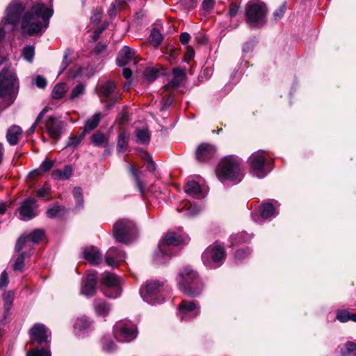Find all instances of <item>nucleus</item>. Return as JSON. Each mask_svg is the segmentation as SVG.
I'll return each instance as SVG.
<instances>
[{
    "label": "nucleus",
    "instance_id": "36",
    "mask_svg": "<svg viewBox=\"0 0 356 356\" xmlns=\"http://www.w3.org/2000/svg\"><path fill=\"white\" fill-rule=\"evenodd\" d=\"M139 156L147 162V168L150 172H154L156 170V164L153 161L150 155L145 151H139Z\"/></svg>",
    "mask_w": 356,
    "mask_h": 356
},
{
    "label": "nucleus",
    "instance_id": "1",
    "mask_svg": "<svg viewBox=\"0 0 356 356\" xmlns=\"http://www.w3.org/2000/svg\"><path fill=\"white\" fill-rule=\"evenodd\" d=\"M54 10L51 6L36 3L22 17L21 28L29 35L42 33L48 27Z\"/></svg>",
    "mask_w": 356,
    "mask_h": 356
},
{
    "label": "nucleus",
    "instance_id": "20",
    "mask_svg": "<svg viewBox=\"0 0 356 356\" xmlns=\"http://www.w3.org/2000/svg\"><path fill=\"white\" fill-rule=\"evenodd\" d=\"M216 152L214 145L209 143H202L198 146L196 150V158L200 162L210 160Z\"/></svg>",
    "mask_w": 356,
    "mask_h": 356
},
{
    "label": "nucleus",
    "instance_id": "27",
    "mask_svg": "<svg viewBox=\"0 0 356 356\" xmlns=\"http://www.w3.org/2000/svg\"><path fill=\"white\" fill-rule=\"evenodd\" d=\"M72 168L70 165H65L63 170L56 169L51 172V177L56 180H66L72 175Z\"/></svg>",
    "mask_w": 356,
    "mask_h": 356
},
{
    "label": "nucleus",
    "instance_id": "42",
    "mask_svg": "<svg viewBox=\"0 0 356 356\" xmlns=\"http://www.w3.org/2000/svg\"><path fill=\"white\" fill-rule=\"evenodd\" d=\"M161 72L154 67H147L143 73L144 77L149 81H154L159 76Z\"/></svg>",
    "mask_w": 356,
    "mask_h": 356
},
{
    "label": "nucleus",
    "instance_id": "41",
    "mask_svg": "<svg viewBox=\"0 0 356 356\" xmlns=\"http://www.w3.org/2000/svg\"><path fill=\"white\" fill-rule=\"evenodd\" d=\"M65 209L63 207L55 205L47 210V215L50 218L60 217L65 213Z\"/></svg>",
    "mask_w": 356,
    "mask_h": 356
},
{
    "label": "nucleus",
    "instance_id": "26",
    "mask_svg": "<svg viewBox=\"0 0 356 356\" xmlns=\"http://www.w3.org/2000/svg\"><path fill=\"white\" fill-rule=\"evenodd\" d=\"M173 77L170 83V86L176 88L179 87L184 81L186 72L184 69L174 68L172 70Z\"/></svg>",
    "mask_w": 356,
    "mask_h": 356
},
{
    "label": "nucleus",
    "instance_id": "23",
    "mask_svg": "<svg viewBox=\"0 0 356 356\" xmlns=\"http://www.w3.org/2000/svg\"><path fill=\"white\" fill-rule=\"evenodd\" d=\"M125 257V253L116 248H111L106 253V263L109 266H115Z\"/></svg>",
    "mask_w": 356,
    "mask_h": 356
},
{
    "label": "nucleus",
    "instance_id": "44",
    "mask_svg": "<svg viewBox=\"0 0 356 356\" xmlns=\"http://www.w3.org/2000/svg\"><path fill=\"white\" fill-rule=\"evenodd\" d=\"M35 55V48L33 46L27 45L22 49V56L28 62H32Z\"/></svg>",
    "mask_w": 356,
    "mask_h": 356
},
{
    "label": "nucleus",
    "instance_id": "29",
    "mask_svg": "<svg viewBox=\"0 0 356 356\" xmlns=\"http://www.w3.org/2000/svg\"><path fill=\"white\" fill-rule=\"evenodd\" d=\"M185 191L188 195L195 197L201 193L202 189L200 185L197 181L191 180L186 183Z\"/></svg>",
    "mask_w": 356,
    "mask_h": 356
},
{
    "label": "nucleus",
    "instance_id": "31",
    "mask_svg": "<svg viewBox=\"0 0 356 356\" xmlns=\"http://www.w3.org/2000/svg\"><path fill=\"white\" fill-rule=\"evenodd\" d=\"M3 299L4 302V317L6 318L7 315L9 314V312L12 307L13 300H14V293L13 291H6L3 294Z\"/></svg>",
    "mask_w": 356,
    "mask_h": 356
},
{
    "label": "nucleus",
    "instance_id": "9",
    "mask_svg": "<svg viewBox=\"0 0 356 356\" xmlns=\"http://www.w3.org/2000/svg\"><path fill=\"white\" fill-rule=\"evenodd\" d=\"M163 284L156 280L147 282L146 284L140 289V293L144 301L154 305L164 300L161 294Z\"/></svg>",
    "mask_w": 356,
    "mask_h": 356
},
{
    "label": "nucleus",
    "instance_id": "12",
    "mask_svg": "<svg viewBox=\"0 0 356 356\" xmlns=\"http://www.w3.org/2000/svg\"><path fill=\"white\" fill-rule=\"evenodd\" d=\"M225 257L224 248L220 245L207 248L202 255L204 264L210 268L219 267L222 264Z\"/></svg>",
    "mask_w": 356,
    "mask_h": 356
},
{
    "label": "nucleus",
    "instance_id": "24",
    "mask_svg": "<svg viewBox=\"0 0 356 356\" xmlns=\"http://www.w3.org/2000/svg\"><path fill=\"white\" fill-rule=\"evenodd\" d=\"M22 134V129L17 125L10 127L6 134V139L10 145H15L18 143L19 140Z\"/></svg>",
    "mask_w": 356,
    "mask_h": 356
},
{
    "label": "nucleus",
    "instance_id": "61",
    "mask_svg": "<svg viewBox=\"0 0 356 356\" xmlns=\"http://www.w3.org/2000/svg\"><path fill=\"white\" fill-rule=\"evenodd\" d=\"M8 284V275L4 270L0 275V289L6 287Z\"/></svg>",
    "mask_w": 356,
    "mask_h": 356
},
{
    "label": "nucleus",
    "instance_id": "25",
    "mask_svg": "<svg viewBox=\"0 0 356 356\" xmlns=\"http://www.w3.org/2000/svg\"><path fill=\"white\" fill-rule=\"evenodd\" d=\"M93 307L95 313L99 316H107L111 310L110 305L103 299H95Z\"/></svg>",
    "mask_w": 356,
    "mask_h": 356
},
{
    "label": "nucleus",
    "instance_id": "17",
    "mask_svg": "<svg viewBox=\"0 0 356 356\" xmlns=\"http://www.w3.org/2000/svg\"><path fill=\"white\" fill-rule=\"evenodd\" d=\"M44 232L42 229H35L29 235L22 236L17 241L15 250L16 252H20L26 244L31 241L33 243H38L44 236Z\"/></svg>",
    "mask_w": 356,
    "mask_h": 356
},
{
    "label": "nucleus",
    "instance_id": "4",
    "mask_svg": "<svg viewBox=\"0 0 356 356\" xmlns=\"http://www.w3.org/2000/svg\"><path fill=\"white\" fill-rule=\"evenodd\" d=\"M216 175L221 181H240L241 159L233 155L224 157L216 168Z\"/></svg>",
    "mask_w": 356,
    "mask_h": 356
},
{
    "label": "nucleus",
    "instance_id": "45",
    "mask_svg": "<svg viewBox=\"0 0 356 356\" xmlns=\"http://www.w3.org/2000/svg\"><path fill=\"white\" fill-rule=\"evenodd\" d=\"M183 211L185 216H193L199 213L200 209L195 204L187 203L184 207Z\"/></svg>",
    "mask_w": 356,
    "mask_h": 356
},
{
    "label": "nucleus",
    "instance_id": "50",
    "mask_svg": "<svg viewBox=\"0 0 356 356\" xmlns=\"http://www.w3.org/2000/svg\"><path fill=\"white\" fill-rule=\"evenodd\" d=\"M85 91V86L83 84H79L76 86L70 95V99H74L82 95Z\"/></svg>",
    "mask_w": 356,
    "mask_h": 356
},
{
    "label": "nucleus",
    "instance_id": "16",
    "mask_svg": "<svg viewBox=\"0 0 356 356\" xmlns=\"http://www.w3.org/2000/svg\"><path fill=\"white\" fill-rule=\"evenodd\" d=\"M200 313V307L193 301L182 300L179 306V314L181 320L197 317Z\"/></svg>",
    "mask_w": 356,
    "mask_h": 356
},
{
    "label": "nucleus",
    "instance_id": "58",
    "mask_svg": "<svg viewBox=\"0 0 356 356\" xmlns=\"http://www.w3.org/2000/svg\"><path fill=\"white\" fill-rule=\"evenodd\" d=\"M103 349L106 352H111L115 349V344L109 340H104L103 342Z\"/></svg>",
    "mask_w": 356,
    "mask_h": 356
},
{
    "label": "nucleus",
    "instance_id": "62",
    "mask_svg": "<svg viewBox=\"0 0 356 356\" xmlns=\"http://www.w3.org/2000/svg\"><path fill=\"white\" fill-rule=\"evenodd\" d=\"M50 193V188L47 187H42L36 191L37 196L39 197H45Z\"/></svg>",
    "mask_w": 356,
    "mask_h": 356
},
{
    "label": "nucleus",
    "instance_id": "3",
    "mask_svg": "<svg viewBox=\"0 0 356 356\" xmlns=\"http://www.w3.org/2000/svg\"><path fill=\"white\" fill-rule=\"evenodd\" d=\"M31 343L44 344L42 348H34L29 350L26 356H51L48 330L42 323H35L29 330Z\"/></svg>",
    "mask_w": 356,
    "mask_h": 356
},
{
    "label": "nucleus",
    "instance_id": "57",
    "mask_svg": "<svg viewBox=\"0 0 356 356\" xmlns=\"http://www.w3.org/2000/svg\"><path fill=\"white\" fill-rule=\"evenodd\" d=\"M239 6L236 3H232L230 4L228 15L230 17H234L238 13Z\"/></svg>",
    "mask_w": 356,
    "mask_h": 356
},
{
    "label": "nucleus",
    "instance_id": "48",
    "mask_svg": "<svg viewBox=\"0 0 356 356\" xmlns=\"http://www.w3.org/2000/svg\"><path fill=\"white\" fill-rule=\"evenodd\" d=\"M89 326V322L86 318H78L74 325V329L81 331Z\"/></svg>",
    "mask_w": 356,
    "mask_h": 356
},
{
    "label": "nucleus",
    "instance_id": "40",
    "mask_svg": "<svg viewBox=\"0 0 356 356\" xmlns=\"http://www.w3.org/2000/svg\"><path fill=\"white\" fill-rule=\"evenodd\" d=\"M129 137L124 132H121L118 136V150L120 152H124L128 146Z\"/></svg>",
    "mask_w": 356,
    "mask_h": 356
},
{
    "label": "nucleus",
    "instance_id": "14",
    "mask_svg": "<svg viewBox=\"0 0 356 356\" xmlns=\"http://www.w3.org/2000/svg\"><path fill=\"white\" fill-rule=\"evenodd\" d=\"M101 282L104 285L103 293L109 298H115L121 294L119 277L110 273L102 275Z\"/></svg>",
    "mask_w": 356,
    "mask_h": 356
},
{
    "label": "nucleus",
    "instance_id": "2",
    "mask_svg": "<svg viewBox=\"0 0 356 356\" xmlns=\"http://www.w3.org/2000/svg\"><path fill=\"white\" fill-rule=\"evenodd\" d=\"M177 282L180 291L190 297L199 296L204 289L196 272L189 267H185L179 272Z\"/></svg>",
    "mask_w": 356,
    "mask_h": 356
},
{
    "label": "nucleus",
    "instance_id": "52",
    "mask_svg": "<svg viewBox=\"0 0 356 356\" xmlns=\"http://www.w3.org/2000/svg\"><path fill=\"white\" fill-rule=\"evenodd\" d=\"M123 76L126 79L127 82L124 85V90H128L131 85V78L132 76V71L129 68H124L122 72Z\"/></svg>",
    "mask_w": 356,
    "mask_h": 356
},
{
    "label": "nucleus",
    "instance_id": "19",
    "mask_svg": "<svg viewBox=\"0 0 356 356\" xmlns=\"http://www.w3.org/2000/svg\"><path fill=\"white\" fill-rule=\"evenodd\" d=\"M45 127L50 138L58 139L62 133L63 122L56 118L49 117L45 122Z\"/></svg>",
    "mask_w": 356,
    "mask_h": 356
},
{
    "label": "nucleus",
    "instance_id": "37",
    "mask_svg": "<svg viewBox=\"0 0 356 356\" xmlns=\"http://www.w3.org/2000/svg\"><path fill=\"white\" fill-rule=\"evenodd\" d=\"M66 92V86L65 83H58L56 84L51 93V96L53 99H59L63 97Z\"/></svg>",
    "mask_w": 356,
    "mask_h": 356
},
{
    "label": "nucleus",
    "instance_id": "5",
    "mask_svg": "<svg viewBox=\"0 0 356 356\" xmlns=\"http://www.w3.org/2000/svg\"><path fill=\"white\" fill-rule=\"evenodd\" d=\"M19 91V81L16 74L7 68L0 72V98L12 104Z\"/></svg>",
    "mask_w": 356,
    "mask_h": 356
},
{
    "label": "nucleus",
    "instance_id": "35",
    "mask_svg": "<svg viewBox=\"0 0 356 356\" xmlns=\"http://www.w3.org/2000/svg\"><path fill=\"white\" fill-rule=\"evenodd\" d=\"M162 40L163 36L161 33L156 29H153L149 37L150 44L154 47H158Z\"/></svg>",
    "mask_w": 356,
    "mask_h": 356
},
{
    "label": "nucleus",
    "instance_id": "51",
    "mask_svg": "<svg viewBox=\"0 0 356 356\" xmlns=\"http://www.w3.org/2000/svg\"><path fill=\"white\" fill-rule=\"evenodd\" d=\"M54 163V160L46 159L40 164V170L42 171V173L47 172L53 168Z\"/></svg>",
    "mask_w": 356,
    "mask_h": 356
},
{
    "label": "nucleus",
    "instance_id": "49",
    "mask_svg": "<svg viewBox=\"0 0 356 356\" xmlns=\"http://www.w3.org/2000/svg\"><path fill=\"white\" fill-rule=\"evenodd\" d=\"M250 236L247 233L241 232L232 237L233 243L238 244L241 243H246L250 240Z\"/></svg>",
    "mask_w": 356,
    "mask_h": 356
},
{
    "label": "nucleus",
    "instance_id": "33",
    "mask_svg": "<svg viewBox=\"0 0 356 356\" xmlns=\"http://www.w3.org/2000/svg\"><path fill=\"white\" fill-rule=\"evenodd\" d=\"M116 86L115 83L108 81L101 86L99 90L102 96L108 98L112 92L115 90Z\"/></svg>",
    "mask_w": 356,
    "mask_h": 356
},
{
    "label": "nucleus",
    "instance_id": "32",
    "mask_svg": "<svg viewBox=\"0 0 356 356\" xmlns=\"http://www.w3.org/2000/svg\"><path fill=\"white\" fill-rule=\"evenodd\" d=\"M341 356H356V343L348 341L340 348Z\"/></svg>",
    "mask_w": 356,
    "mask_h": 356
},
{
    "label": "nucleus",
    "instance_id": "47",
    "mask_svg": "<svg viewBox=\"0 0 356 356\" xmlns=\"http://www.w3.org/2000/svg\"><path fill=\"white\" fill-rule=\"evenodd\" d=\"M286 10V3H282L280 7L276 9L273 13V17L276 22L280 20L282 17L284 16Z\"/></svg>",
    "mask_w": 356,
    "mask_h": 356
},
{
    "label": "nucleus",
    "instance_id": "18",
    "mask_svg": "<svg viewBox=\"0 0 356 356\" xmlns=\"http://www.w3.org/2000/svg\"><path fill=\"white\" fill-rule=\"evenodd\" d=\"M96 272H89L83 280L81 293L87 297L92 296L96 292Z\"/></svg>",
    "mask_w": 356,
    "mask_h": 356
},
{
    "label": "nucleus",
    "instance_id": "63",
    "mask_svg": "<svg viewBox=\"0 0 356 356\" xmlns=\"http://www.w3.org/2000/svg\"><path fill=\"white\" fill-rule=\"evenodd\" d=\"M35 84L40 88H44L47 86V81L43 76L38 75L35 78Z\"/></svg>",
    "mask_w": 356,
    "mask_h": 356
},
{
    "label": "nucleus",
    "instance_id": "55",
    "mask_svg": "<svg viewBox=\"0 0 356 356\" xmlns=\"http://www.w3.org/2000/svg\"><path fill=\"white\" fill-rule=\"evenodd\" d=\"M46 111H47L46 108H44L40 111V113L38 115L36 120H35L34 123L32 124V126L29 129V131H28L29 134H32L35 131V127H37L38 124L39 123L40 119L45 114Z\"/></svg>",
    "mask_w": 356,
    "mask_h": 356
},
{
    "label": "nucleus",
    "instance_id": "43",
    "mask_svg": "<svg viewBox=\"0 0 356 356\" xmlns=\"http://www.w3.org/2000/svg\"><path fill=\"white\" fill-rule=\"evenodd\" d=\"M92 143L95 146H102L107 143V139L103 133L97 132L94 134L91 137Z\"/></svg>",
    "mask_w": 356,
    "mask_h": 356
},
{
    "label": "nucleus",
    "instance_id": "10",
    "mask_svg": "<svg viewBox=\"0 0 356 356\" xmlns=\"http://www.w3.org/2000/svg\"><path fill=\"white\" fill-rule=\"evenodd\" d=\"M189 240L188 236L181 232H169L163 237L159 243V248L162 255L170 257L172 253L170 250L172 246H178L186 243Z\"/></svg>",
    "mask_w": 356,
    "mask_h": 356
},
{
    "label": "nucleus",
    "instance_id": "21",
    "mask_svg": "<svg viewBox=\"0 0 356 356\" xmlns=\"http://www.w3.org/2000/svg\"><path fill=\"white\" fill-rule=\"evenodd\" d=\"M116 62L119 66H124L131 63L135 64L136 63V51L128 46H124L119 52Z\"/></svg>",
    "mask_w": 356,
    "mask_h": 356
},
{
    "label": "nucleus",
    "instance_id": "7",
    "mask_svg": "<svg viewBox=\"0 0 356 356\" xmlns=\"http://www.w3.org/2000/svg\"><path fill=\"white\" fill-rule=\"evenodd\" d=\"M267 8L263 2L250 1L245 8L246 22L254 27L266 22Z\"/></svg>",
    "mask_w": 356,
    "mask_h": 356
},
{
    "label": "nucleus",
    "instance_id": "11",
    "mask_svg": "<svg viewBox=\"0 0 356 356\" xmlns=\"http://www.w3.org/2000/svg\"><path fill=\"white\" fill-rule=\"evenodd\" d=\"M249 161L253 174L259 178L264 177L271 170V162L266 159L262 151L253 153Z\"/></svg>",
    "mask_w": 356,
    "mask_h": 356
},
{
    "label": "nucleus",
    "instance_id": "28",
    "mask_svg": "<svg viewBox=\"0 0 356 356\" xmlns=\"http://www.w3.org/2000/svg\"><path fill=\"white\" fill-rule=\"evenodd\" d=\"M102 115L100 113H96L92 116L91 118L88 119L85 124L83 132L86 134L87 133L94 130L99 124Z\"/></svg>",
    "mask_w": 356,
    "mask_h": 356
},
{
    "label": "nucleus",
    "instance_id": "6",
    "mask_svg": "<svg viewBox=\"0 0 356 356\" xmlns=\"http://www.w3.org/2000/svg\"><path fill=\"white\" fill-rule=\"evenodd\" d=\"M113 232L118 242L127 244L135 238L136 228L133 221L123 218L114 224Z\"/></svg>",
    "mask_w": 356,
    "mask_h": 356
},
{
    "label": "nucleus",
    "instance_id": "13",
    "mask_svg": "<svg viewBox=\"0 0 356 356\" xmlns=\"http://www.w3.org/2000/svg\"><path fill=\"white\" fill-rule=\"evenodd\" d=\"M113 334L119 341L129 342L136 337L137 330L131 321H120L114 325Z\"/></svg>",
    "mask_w": 356,
    "mask_h": 356
},
{
    "label": "nucleus",
    "instance_id": "38",
    "mask_svg": "<svg viewBox=\"0 0 356 356\" xmlns=\"http://www.w3.org/2000/svg\"><path fill=\"white\" fill-rule=\"evenodd\" d=\"M137 141L140 143H146L149 141L150 136L147 129H138L136 131Z\"/></svg>",
    "mask_w": 356,
    "mask_h": 356
},
{
    "label": "nucleus",
    "instance_id": "15",
    "mask_svg": "<svg viewBox=\"0 0 356 356\" xmlns=\"http://www.w3.org/2000/svg\"><path fill=\"white\" fill-rule=\"evenodd\" d=\"M37 204L34 197L24 200L19 208V218L22 220H30L35 218L38 213Z\"/></svg>",
    "mask_w": 356,
    "mask_h": 356
},
{
    "label": "nucleus",
    "instance_id": "34",
    "mask_svg": "<svg viewBox=\"0 0 356 356\" xmlns=\"http://www.w3.org/2000/svg\"><path fill=\"white\" fill-rule=\"evenodd\" d=\"M74 198L76 201L75 208L76 209H80L83 207V198L82 189L80 187H75L72 191Z\"/></svg>",
    "mask_w": 356,
    "mask_h": 356
},
{
    "label": "nucleus",
    "instance_id": "53",
    "mask_svg": "<svg viewBox=\"0 0 356 356\" xmlns=\"http://www.w3.org/2000/svg\"><path fill=\"white\" fill-rule=\"evenodd\" d=\"M131 171L133 175L134 176V177L136 179L137 187L138 188V189L140 191V193H143L144 186H143V184L140 177L138 176V170L135 168L132 167L131 168Z\"/></svg>",
    "mask_w": 356,
    "mask_h": 356
},
{
    "label": "nucleus",
    "instance_id": "8",
    "mask_svg": "<svg viewBox=\"0 0 356 356\" xmlns=\"http://www.w3.org/2000/svg\"><path fill=\"white\" fill-rule=\"evenodd\" d=\"M23 3L19 0H13L7 7L6 16L3 20L0 23V41L5 36L3 26L5 25H11L13 29L15 26L19 22V16L24 10Z\"/></svg>",
    "mask_w": 356,
    "mask_h": 356
},
{
    "label": "nucleus",
    "instance_id": "39",
    "mask_svg": "<svg viewBox=\"0 0 356 356\" xmlns=\"http://www.w3.org/2000/svg\"><path fill=\"white\" fill-rule=\"evenodd\" d=\"M28 256L26 252H21L13 264V268L15 271L22 272L24 266L25 257Z\"/></svg>",
    "mask_w": 356,
    "mask_h": 356
},
{
    "label": "nucleus",
    "instance_id": "59",
    "mask_svg": "<svg viewBox=\"0 0 356 356\" xmlns=\"http://www.w3.org/2000/svg\"><path fill=\"white\" fill-rule=\"evenodd\" d=\"M181 5L185 9L190 10L196 6L195 0H180Z\"/></svg>",
    "mask_w": 356,
    "mask_h": 356
},
{
    "label": "nucleus",
    "instance_id": "60",
    "mask_svg": "<svg viewBox=\"0 0 356 356\" xmlns=\"http://www.w3.org/2000/svg\"><path fill=\"white\" fill-rule=\"evenodd\" d=\"M120 99V95H115L113 97H111V98H109L106 104V108L108 110L111 109Z\"/></svg>",
    "mask_w": 356,
    "mask_h": 356
},
{
    "label": "nucleus",
    "instance_id": "56",
    "mask_svg": "<svg viewBox=\"0 0 356 356\" xmlns=\"http://www.w3.org/2000/svg\"><path fill=\"white\" fill-rule=\"evenodd\" d=\"M250 254V251L248 248L246 250L240 249L238 250L235 253V258L237 260H241L246 257L248 254Z\"/></svg>",
    "mask_w": 356,
    "mask_h": 356
},
{
    "label": "nucleus",
    "instance_id": "54",
    "mask_svg": "<svg viewBox=\"0 0 356 356\" xmlns=\"http://www.w3.org/2000/svg\"><path fill=\"white\" fill-rule=\"evenodd\" d=\"M337 318L341 322H347L350 320V314L346 310L339 311L337 314Z\"/></svg>",
    "mask_w": 356,
    "mask_h": 356
},
{
    "label": "nucleus",
    "instance_id": "30",
    "mask_svg": "<svg viewBox=\"0 0 356 356\" xmlns=\"http://www.w3.org/2000/svg\"><path fill=\"white\" fill-rule=\"evenodd\" d=\"M261 216L265 219L276 216L275 209L272 203L265 202L261 204Z\"/></svg>",
    "mask_w": 356,
    "mask_h": 356
},
{
    "label": "nucleus",
    "instance_id": "46",
    "mask_svg": "<svg viewBox=\"0 0 356 356\" xmlns=\"http://www.w3.org/2000/svg\"><path fill=\"white\" fill-rule=\"evenodd\" d=\"M85 136V133L82 132L78 136L70 138L67 143V147H76L81 143Z\"/></svg>",
    "mask_w": 356,
    "mask_h": 356
},
{
    "label": "nucleus",
    "instance_id": "64",
    "mask_svg": "<svg viewBox=\"0 0 356 356\" xmlns=\"http://www.w3.org/2000/svg\"><path fill=\"white\" fill-rule=\"evenodd\" d=\"M102 15V10L101 9L96 10L93 15L91 16V21L94 23H98L100 22Z\"/></svg>",
    "mask_w": 356,
    "mask_h": 356
},
{
    "label": "nucleus",
    "instance_id": "22",
    "mask_svg": "<svg viewBox=\"0 0 356 356\" xmlns=\"http://www.w3.org/2000/svg\"><path fill=\"white\" fill-rule=\"evenodd\" d=\"M83 257L90 264L97 265L102 261V254L94 246L86 247L83 250Z\"/></svg>",
    "mask_w": 356,
    "mask_h": 356
}]
</instances>
